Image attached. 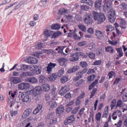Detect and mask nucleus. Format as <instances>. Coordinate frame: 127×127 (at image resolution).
<instances>
[{
    "instance_id": "55",
    "label": "nucleus",
    "mask_w": 127,
    "mask_h": 127,
    "mask_svg": "<svg viewBox=\"0 0 127 127\" xmlns=\"http://www.w3.org/2000/svg\"><path fill=\"white\" fill-rule=\"evenodd\" d=\"M83 83H84V80L81 79L75 83V86H76V87H79V86L82 85Z\"/></svg>"
},
{
    "instance_id": "48",
    "label": "nucleus",
    "mask_w": 127,
    "mask_h": 127,
    "mask_svg": "<svg viewBox=\"0 0 127 127\" xmlns=\"http://www.w3.org/2000/svg\"><path fill=\"white\" fill-rule=\"evenodd\" d=\"M96 47V45L94 43H91L89 44L88 49H90V50H91V51H93V50H95V48Z\"/></svg>"
},
{
    "instance_id": "22",
    "label": "nucleus",
    "mask_w": 127,
    "mask_h": 127,
    "mask_svg": "<svg viewBox=\"0 0 127 127\" xmlns=\"http://www.w3.org/2000/svg\"><path fill=\"white\" fill-rule=\"evenodd\" d=\"M103 0H97L95 1L94 7L95 9H100L101 8V6H102V3Z\"/></svg>"
},
{
    "instance_id": "58",
    "label": "nucleus",
    "mask_w": 127,
    "mask_h": 127,
    "mask_svg": "<svg viewBox=\"0 0 127 127\" xmlns=\"http://www.w3.org/2000/svg\"><path fill=\"white\" fill-rule=\"evenodd\" d=\"M81 9H82V10H88V9H89V7L88 6L86 5H82L80 7Z\"/></svg>"
},
{
    "instance_id": "44",
    "label": "nucleus",
    "mask_w": 127,
    "mask_h": 127,
    "mask_svg": "<svg viewBox=\"0 0 127 127\" xmlns=\"http://www.w3.org/2000/svg\"><path fill=\"white\" fill-rule=\"evenodd\" d=\"M116 104H117V100L116 99H113L111 102L110 105L111 110H113V109H114L115 107H116L117 105H116Z\"/></svg>"
},
{
    "instance_id": "45",
    "label": "nucleus",
    "mask_w": 127,
    "mask_h": 127,
    "mask_svg": "<svg viewBox=\"0 0 127 127\" xmlns=\"http://www.w3.org/2000/svg\"><path fill=\"white\" fill-rule=\"evenodd\" d=\"M51 104V108H54L57 107V102L55 101H51L50 102Z\"/></svg>"
},
{
    "instance_id": "24",
    "label": "nucleus",
    "mask_w": 127,
    "mask_h": 127,
    "mask_svg": "<svg viewBox=\"0 0 127 127\" xmlns=\"http://www.w3.org/2000/svg\"><path fill=\"white\" fill-rule=\"evenodd\" d=\"M120 27L125 29L127 26V21H126V19H125V18H121L120 19Z\"/></svg>"
},
{
    "instance_id": "7",
    "label": "nucleus",
    "mask_w": 127,
    "mask_h": 127,
    "mask_svg": "<svg viewBox=\"0 0 127 127\" xmlns=\"http://www.w3.org/2000/svg\"><path fill=\"white\" fill-rule=\"evenodd\" d=\"M80 53H79V52H76L74 54H70L69 59V61L71 62H75V61H78L79 59H80Z\"/></svg>"
},
{
    "instance_id": "54",
    "label": "nucleus",
    "mask_w": 127,
    "mask_h": 127,
    "mask_svg": "<svg viewBox=\"0 0 127 127\" xmlns=\"http://www.w3.org/2000/svg\"><path fill=\"white\" fill-rule=\"evenodd\" d=\"M97 92V88H94L93 89L92 92L91 93V95L90 96V98L92 99L95 95H96V92Z\"/></svg>"
},
{
    "instance_id": "37",
    "label": "nucleus",
    "mask_w": 127,
    "mask_h": 127,
    "mask_svg": "<svg viewBox=\"0 0 127 127\" xmlns=\"http://www.w3.org/2000/svg\"><path fill=\"white\" fill-rule=\"evenodd\" d=\"M86 55L90 58V59H95L96 57V54L94 53H86Z\"/></svg>"
},
{
    "instance_id": "34",
    "label": "nucleus",
    "mask_w": 127,
    "mask_h": 127,
    "mask_svg": "<svg viewBox=\"0 0 127 127\" xmlns=\"http://www.w3.org/2000/svg\"><path fill=\"white\" fill-rule=\"evenodd\" d=\"M61 28V26L59 24H54L51 26V29H54V30H58Z\"/></svg>"
},
{
    "instance_id": "38",
    "label": "nucleus",
    "mask_w": 127,
    "mask_h": 127,
    "mask_svg": "<svg viewBox=\"0 0 127 127\" xmlns=\"http://www.w3.org/2000/svg\"><path fill=\"white\" fill-rule=\"evenodd\" d=\"M95 78H96V75L95 74H91L88 76L87 79L88 82H92L95 80Z\"/></svg>"
},
{
    "instance_id": "3",
    "label": "nucleus",
    "mask_w": 127,
    "mask_h": 127,
    "mask_svg": "<svg viewBox=\"0 0 127 127\" xmlns=\"http://www.w3.org/2000/svg\"><path fill=\"white\" fill-rule=\"evenodd\" d=\"M47 120H48V122H50V125L56 124L58 122L57 117H56L55 112L49 113L47 116Z\"/></svg>"
},
{
    "instance_id": "60",
    "label": "nucleus",
    "mask_w": 127,
    "mask_h": 127,
    "mask_svg": "<svg viewBox=\"0 0 127 127\" xmlns=\"http://www.w3.org/2000/svg\"><path fill=\"white\" fill-rule=\"evenodd\" d=\"M121 80L122 79L121 78H116L114 82L113 85H118V84L121 82Z\"/></svg>"
},
{
    "instance_id": "12",
    "label": "nucleus",
    "mask_w": 127,
    "mask_h": 127,
    "mask_svg": "<svg viewBox=\"0 0 127 127\" xmlns=\"http://www.w3.org/2000/svg\"><path fill=\"white\" fill-rule=\"evenodd\" d=\"M41 91V87L40 86H36L35 88L31 90V93H32L33 96L36 97V96L39 95V92Z\"/></svg>"
},
{
    "instance_id": "9",
    "label": "nucleus",
    "mask_w": 127,
    "mask_h": 127,
    "mask_svg": "<svg viewBox=\"0 0 127 127\" xmlns=\"http://www.w3.org/2000/svg\"><path fill=\"white\" fill-rule=\"evenodd\" d=\"M116 107L119 108H122L123 112L125 113V111H127V109L125 108L124 107H127V105L125 104V103L123 101V100L120 99L119 100L116 104Z\"/></svg>"
},
{
    "instance_id": "29",
    "label": "nucleus",
    "mask_w": 127,
    "mask_h": 127,
    "mask_svg": "<svg viewBox=\"0 0 127 127\" xmlns=\"http://www.w3.org/2000/svg\"><path fill=\"white\" fill-rule=\"evenodd\" d=\"M28 68H29V65L25 64H21L20 65V70L21 71H26V70H28Z\"/></svg>"
},
{
    "instance_id": "50",
    "label": "nucleus",
    "mask_w": 127,
    "mask_h": 127,
    "mask_svg": "<svg viewBox=\"0 0 127 127\" xmlns=\"http://www.w3.org/2000/svg\"><path fill=\"white\" fill-rule=\"evenodd\" d=\"M40 83H44L45 82V76L43 75H41L39 76Z\"/></svg>"
},
{
    "instance_id": "23",
    "label": "nucleus",
    "mask_w": 127,
    "mask_h": 127,
    "mask_svg": "<svg viewBox=\"0 0 127 127\" xmlns=\"http://www.w3.org/2000/svg\"><path fill=\"white\" fill-rule=\"evenodd\" d=\"M32 73L30 72H22L20 74V78H28V77H29V76H32Z\"/></svg>"
},
{
    "instance_id": "49",
    "label": "nucleus",
    "mask_w": 127,
    "mask_h": 127,
    "mask_svg": "<svg viewBox=\"0 0 127 127\" xmlns=\"http://www.w3.org/2000/svg\"><path fill=\"white\" fill-rule=\"evenodd\" d=\"M59 11V14L61 15H62V14H64V13H67V11H68V10L65 9L64 8H63L60 9Z\"/></svg>"
},
{
    "instance_id": "17",
    "label": "nucleus",
    "mask_w": 127,
    "mask_h": 127,
    "mask_svg": "<svg viewBox=\"0 0 127 127\" xmlns=\"http://www.w3.org/2000/svg\"><path fill=\"white\" fill-rule=\"evenodd\" d=\"M30 85L27 83H21L18 85V88L20 90H25L29 88Z\"/></svg>"
},
{
    "instance_id": "18",
    "label": "nucleus",
    "mask_w": 127,
    "mask_h": 127,
    "mask_svg": "<svg viewBox=\"0 0 127 127\" xmlns=\"http://www.w3.org/2000/svg\"><path fill=\"white\" fill-rule=\"evenodd\" d=\"M56 66V64H53L52 63H50L47 66V71L48 74H50L52 72V69Z\"/></svg>"
},
{
    "instance_id": "53",
    "label": "nucleus",
    "mask_w": 127,
    "mask_h": 127,
    "mask_svg": "<svg viewBox=\"0 0 127 127\" xmlns=\"http://www.w3.org/2000/svg\"><path fill=\"white\" fill-rule=\"evenodd\" d=\"M80 66L82 67V68H85V67L88 66V64H87L86 62H81L80 63Z\"/></svg>"
},
{
    "instance_id": "10",
    "label": "nucleus",
    "mask_w": 127,
    "mask_h": 127,
    "mask_svg": "<svg viewBox=\"0 0 127 127\" xmlns=\"http://www.w3.org/2000/svg\"><path fill=\"white\" fill-rule=\"evenodd\" d=\"M70 89L69 88V86L65 85L61 88V89L59 92V94L61 95V96H64V95H65V94Z\"/></svg>"
},
{
    "instance_id": "62",
    "label": "nucleus",
    "mask_w": 127,
    "mask_h": 127,
    "mask_svg": "<svg viewBox=\"0 0 127 127\" xmlns=\"http://www.w3.org/2000/svg\"><path fill=\"white\" fill-rule=\"evenodd\" d=\"M8 104L10 105V107L11 108L13 106V101L11 100V97H10L8 99Z\"/></svg>"
},
{
    "instance_id": "47",
    "label": "nucleus",
    "mask_w": 127,
    "mask_h": 127,
    "mask_svg": "<svg viewBox=\"0 0 127 127\" xmlns=\"http://www.w3.org/2000/svg\"><path fill=\"white\" fill-rule=\"evenodd\" d=\"M64 73H65V71L64 70V69H61L60 70H59L58 72V76L59 77H62L63 75H64Z\"/></svg>"
},
{
    "instance_id": "14",
    "label": "nucleus",
    "mask_w": 127,
    "mask_h": 127,
    "mask_svg": "<svg viewBox=\"0 0 127 127\" xmlns=\"http://www.w3.org/2000/svg\"><path fill=\"white\" fill-rule=\"evenodd\" d=\"M75 122V116L72 115L69 117L66 120L64 121V125L67 126L69 124H73Z\"/></svg>"
},
{
    "instance_id": "2",
    "label": "nucleus",
    "mask_w": 127,
    "mask_h": 127,
    "mask_svg": "<svg viewBox=\"0 0 127 127\" xmlns=\"http://www.w3.org/2000/svg\"><path fill=\"white\" fill-rule=\"evenodd\" d=\"M107 12L108 13V19L110 22H111L112 23L115 22L116 18H117L116 10L112 8Z\"/></svg>"
},
{
    "instance_id": "41",
    "label": "nucleus",
    "mask_w": 127,
    "mask_h": 127,
    "mask_svg": "<svg viewBox=\"0 0 127 127\" xmlns=\"http://www.w3.org/2000/svg\"><path fill=\"white\" fill-rule=\"evenodd\" d=\"M62 35V33L60 31H58V32L55 33L52 36V38H57L58 36H60Z\"/></svg>"
},
{
    "instance_id": "13",
    "label": "nucleus",
    "mask_w": 127,
    "mask_h": 127,
    "mask_svg": "<svg viewBox=\"0 0 127 127\" xmlns=\"http://www.w3.org/2000/svg\"><path fill=\"white\" fill-rule=\"evenodd\" d=\"M25 82H28V83H32V84H36L38 82V80L36 77H26L25 78Z\"/></svg>"
},
{
    "instance_id": "46",
    "label": "nucleus",
    "mask_w": 127,
    "mask_h": 127,
    "mask_svg": "<svg viewBox=\"0 0 127 127\" xmlns=\"http://www.w3.org/2000/svg\"><path fill=\"white\" fill-rule=\"evenodd\" d=\"M106 31H109V32H111V31H113L114 30V27L112 26L111 25H108L106 26Z\"/></svg>"
},
{
    "instance_id": "56",
    "label": "nucleus",
    "mask_w": 127,
    "mask_h": 127,
    "mask_svg": "<svg viewBox=\"0 0 127 127\" xmlns=\"http://www.w3.org/2000/svg\"><path fill=\"white\" fill-rule=\"evenodd\" d=\"M121 6L122 9H124V10H127V3H126L125 2H123L121 4Z\"/></svg>"
},
{
    "instance_id": "35",
    "label": "nucleus",
    "mask_w": 127,
    "mask_h": 127,
    "mask_svg": "<svg viewBox=\"0 0 127 127\" xmlns=\"http://www.w3.org/2000/svg\"><path fill=\"white\" fill-rule=\"evenodd\" d=\"M116 50L118 53H119L118 54L119 57L120 58H121V57H123V56H124V52H123V49H122V48H120L118 49H116Z\"/></svg>"
},
{
    "instance_id": "5",
    "label": "nucleus",
    "mask_w": 127,
    "mask_h": 127,
    "mask_svg": "<svg viewBox=\"0 0 127 127\" xmlns=\"http://www.w3.org/2000/svg\"><path fill=\"white\" fill-rule=\"evenodd\" d=\"M113 3L111 0H104V4L103 5V9L105 12H108L111 8H112V5Z\"/></svg>"
},
{
    "instance_id": "31",
    "label": "nucleus",
    "mask_w": 127,
    "mask_h": 127,
    "mask_svg": "<svg viewBox=\"0 0 127 127\" xmlns=\"http://www.w3.org/2000/svg\"><path fill=\"white\" fill-rule=\"evenodd\" d=\"M57 78V74H56V73H53L49 77V81H50V82H53V81H55L56 80Z\"/></svg>"
},
{
    "instance_id": "16",
    "label": "nucleus",
    "mask_w": 127,
    "mask_h": 127,
    "mask_svg": "<svg viewBox=\"0 0 127 127\" xmlns=\"http://www.w3.org/2000/svg\"><path fill=\"white\" fill-rule=\"evenodd\" d=\"M27 63L29 64H36L38 62L37 59L35 58L29 57L27 60H26Z\"/></svg>"
},
{
    "instance_id": "51",
    "label": "nucleus",
    "mask_w": 127,
    "mask_h": 127,
    "mask_svg": "<svg viewBox=\"0 0 127 127\" xmlns=\"http://www.w3.org/2000/svg\"><path fill=\"white\" fill-rule=\"evenodd\" d=\"M39 5L43 7H47L48 6V3H47V1L46 2H40Z\"/></svg>"
},
{
    "instance_id": "8",
    "label": "nucleus",
    "mask_w": 127,
    "mask_h": 127,
    "mask_svg": "<svg viewBox=\"0 0 127 127\" xmlns=\"http://www.w3.org/2000/svg\"><path fill=\"white\" fill-rule=\"evenodd\" d=\"M87 71H88V68H85L84 69L79 72L78 73L79 75L73 78L74 82H77L79 79H81L83 76V74L86 73Z\"/></svg>"
},
{
    "instance_id": "25",
    "label": "nucleus",
    "mask_w": 127,
    "mask_h": 127,
    "mask_svg": "<svg viewBox=\"0 0 127 127\" xmlns=\"http://www.w3.org/2000/svg\"><path fill=\"white\" fill-rule=\"evenodd\" d=\"M77 70H79V66L76 65L71 68L68 69L67 70V73H68V74H72V73H75Z\"/></svg>"
},
{
    "instance_id": "28",
    "label": "nucleus",
    "mask_w": 127,
    "mask_h": 127,
    "mask_svg": "<svg viewBox=\"0 0 127 127\" xmlns=\"http://www.w3.org/2000/svg\"><path fill=\"white\" fill-rule=\"evenodd\" d=\"M61 83L63 84H65V83L68 82L69 81V76L68 75H65L61 78Z\"/></svg>"
},
{
    "instance_id": "57",
    "label": "nucleus",
    "mask_w": 127,
    "mask_h": 127,
    "mask_svg": "<svg viewBox=\"0 0 127 127\" xmlns=\"http://www.w3.org/2000/svg\"><path fill=\"white\" fill-rule=\"evenodd\" d=\"M86 4L90 5V6H93V5H94V1L92 0H87L86 1Z\"/></svg>"
},
{
    "instance_id": "36",
    "label": "nucleus",
    "mask_w": 127,
    "mask_h": 127,
    "mask_svg": "<svg viewBox=\"0 0 127 127\" xmlns=\"http://www.w3.org/2000/svg\"><path fill=\"white\" fill-rule=\"evenodd\" d=\"M109 107H107L104 110L103 115L102 116V118H108V114H109Z\"/></svg>"
},
{
    "instance_id": "52",
    "label": "nucleus",
    "mask_w": 127,
    "mask_h": 127,
    "mask_svg": "<svg viewBox=\"0 0 127 127\" xmlns=\"http://www.w3.org/2000/svg\"><path fill=\"white\" fill-rule=\"evenodd\" d=\"M108 76H109V78L111 79L113 78V77H115V76H116V74L115 73V72L111 71L108 73Z\"/></svg>"
},
{
    "instance_id": "39",
    "label": "nucleus",
    "mask_w": 127,
    "mask_h": 127,
    "mask_svg": "<svg viewBox=\"0 0 127 127\" xmlns=\"http://www.w3.org/2000/svg\"><path fill=\"white\" fill-rule=\"evenodd\" d=\"M105 51L109 53H114V49L111 46H108L105 48Z\"/></svg>"
},
{
    "instance_id": "42",
    "label": "nucleus",
    "mask_w": 127,
    "mask_h": 127,
    "mask_svg": "<svg viewBox=\"0 0 127 127\" xmlns=\"http://www.w3.org/2000/svg\"><path fill=\"white\" fill-rule=\"evenodd\" d=\"M25 2H26V0H22L21 1L19 4L18 5H16V6L14 8V10H16V9H17L18 8V7H20L21 6V5H22V4H24Z\"/></svg>"
},
{
    "instance_id": "64",
    "label": "nucleus",
    "mask_w": 127,
    "mask_h": 127,
    "mask_svg": "<svg viewBox=\"0 0 127 127\" xmlns=\"http://www.w3.org/2000/svg\"><path fill=\"white\" fill-rule=\"evenodd\" d=\"M123 100L124 102H127V93H124L123 96Z\"/></svg>"
},
{
    "instance_id": "20",
    "label": "nucleus",
    "mask_w": 127,
    "mask_h": 127,
    "mask_svg": "<svg viewBox=\"0 0 127 127\" xmlns=\"http://www.w3.org/2000/svg\"><path fill=\"white\" fill-rule=\"evenodd\" d=\"M95 35L98 39L102 40L104 37V32L100 30H96L95 32Z\"/></svg>"
},
{
    "instance_id": "63",
    "label": "nucleus",
    "mask_w": 127,
    "mask_h": 127,
    "mask_svg": "<svg viewBox=\"0 0 127 127\" xmlns=\"http://www.w3.org/2000/svg\"><path fill=\"white\" fill-rule=\"evenodd\" d=\"M88 33L93 34L94 33V29L93 28H88L87 29Z\"/></svg>"
},
{
    "instance_id": "19",
    "label": "nucleus",
    "mask_w": 127,
    "mask_h": 127,
    "mask_svg": "<svg viewBox=\"0 0 127 127\" xmlns=\"http://www.w3.org/2000/svg\"><path fill=\"white\" fill-rule=\"evenodd\" d=\"M31 114V110L30 109H27L26 110L23 114L22 115V118L24 120L25 119H27L28 117H29V115Z\"/></svg>"
},
{
    "instance_id": "15",
    "label": "nucleus",
    "mask_w": 127,
    "mask_h": 127,
    "mask_svg": "<svg viewBox=\"0 0 127 127\" xmlns=\"http://www.w3.org/2000/svg\"><path fill=\"white\" fill-rule=\"evenodd\" d=\"M67 61H68V59L64 58H60L58 59V62L61 66H66Z\"/></svg>"
},
{
    "instance_id": "4",
    "label": "nucleus",
    "mask_w": 127,
    "mask_h": 127,
    "mask_svg": "<svg viewBox=\"0 0 127 127\" xmlns=\"http://www.w3.org/2000/svg\"><path fill=\"white\" fill-rule=\"evenodd\" d=\"M20 99L25 104H28L31 102V97L25 93H22L19 95Z\"/></svg>"
},
{
    "instance_id": "30",
    "label": "nucleus",
    "mask_w": 127,
    "mask_h": 127,
    "mask_svg": "<svg viewBox=\"0 0 127 127\" xmlns=\"http://www.w3.org/2000/svg\"><path fill=\"white\" fill-rule=\"evenodd\" d=\"M52 33V31L48 30L45 29L44 31V35L46 36V38H48V37H50L51 36V34Z\"/></svg>"
},
{
    "instance_id": "40",
    "label": "nucleus",
    "mask_w": 127,
    "mask_h": 127,
    "mask_svg": "<svg viewBox=\"0 0 127 127\" xmlns=\"http://www.w3.org/2000/svg\"><path fill=\"white\" fill-rule=\"evenodd\" d=\"M43 89L45 92H49L50 91V86L48 84H45L43 86Z\"/></svg>"
},
{
    "instance_id": "1",
    "label": "nucleus",
    "mask_w": 127,
    "mask_h": 127,
    "mask_svg": "<svg viewBox=\"0 0 127 127\" xmlns=\"http://www.w3.org/2000/svg\"><path fill=\"white\" fill-rule=\"evenodd\" d=\"M92 16L95 21H97L98 24L103 23L106 20V16L103 13H99L95 11H92Z\"/></svg>"
},
{
    "instance_id": "11",
    "label": "nucleus",
    "mask_w": 127,
    "mask_h": 127,
    "mask_svg": "<svg viewBox=\"0 0 127 127\" xmlns=\"http://www.w3.org/2000/svg\"><path fill=\"white\" fill-rule=\"evenodd\" d=\"M64 106L63 105H60L59 106L56 110V113L57 117H60L64 113Z\"/></svg>"
},
{
    "instance_id": "59",
    "label": "nucleus",
    "mask_w": 127,
    "mask_h": 127,
    "mask_svg": "<svg viewBox=\"0 0 127 127\" xmlns=\"http://www.w3.org/2000/svg\"><path fill=\"white\" fill-rule=\"evenodd\" d=\"M84 111H85V108H84L80 110L78 113V114L80 116V117H83V116H84Z\"/></svg>"
},
{
    "instance_id": "61",
    "label": "nucleus",
    "mask_w": 127,
    "mask_h": 127,
    "mask_svg": "<svg viewBox=\"0 0 127 127\" xmlns=\"http://www.w3.org/2000/svg\"><path fill=\"white\" fill-rule=\"evenodd\" d=\"M56 91H57V89L56 88V87L54 86L51 90V94L52 95H56Z\"/></svg>"
},
{
    "instance_id": "33",
    "label": "nucleus",
    "mask_w": 127,
    "mask_h": 127,
    "mask_svg": "<svg viewBox=\"0 0 127 127\" xmlns=\"http://www.w3.org/2000/svg\"><path fill=\"white\" fill-rule=\"evenodd\" d=\"M98 82L99 80L96 79L92 84H91L89 86V91H91V90H92V89H93V88L98 84Z\"/></svg>"
},
{
    "instance_id": "6",
    "label": "nucleus",
    "mask_w": 127,
    "mask_h": 127,
    "mask_svg": "<svg viewBox=\"0 0 127 127\" xmlns=\"http://www.w3.org/2000/svg\"><path fill=\"white\" fill-rule=\"evenodd\" d=\"M83 21L86 24L88 25L92 24L93 22V15L90 14H86Z\"/></svg>"
},
{
    "instance_id": "26",
    "label": "nucleus",
    "mask_w": 127,
    "mask_h": 127,
    "mask_svg": "<svg viewBox=\"0 0 127 127\" xmlns=\"http://www.w3.org/2000/svg\"><path fill=\"white\" fill-rule=\"evenodd\" d=\"M116 114H119L120 118H121V117H122V111H121L120 110H117V111L113 112V115H112V118L114 120H117V118H118V116H117V115H116Z\"/></svg>"
},
{
    "instance_id": "27",
    "label": "nucleus",
    "mask_w": 127,
    "mask_h": 127,
    "mask_svg": "<svg viewBox=\"0 0 127 127\" xmlns=\"http://www.w3.org/2000/svg\"><path fill=\"white\" fill-rule=\"evenodd\" d=\"M34 70L35 71L36 74L37 75H39V74H41V66L39 65H35L34 67Z\"/></svg>"
},
{
    "instance_id": "32",
    "label": "nucleus",
    "mask_w": 127,
    "mask_h": 127,
    "mask_svg": "<svg viewBox=\"0 0 127 127\" xmlns=\"http://www.w3.org/2000/svg\"><path fill=\"white\" fill-rule=\"evenodd\" d=\"M78 28L82 30L83 32H86L87 31V28H86V26L84 25V24H79L78 25Z\"/></svg>"
},
{
    "instance_id": "43",
    "label": "nucleus",
    "mask_w": 127,
    "mask_h": 127,
    "mask_svg": "<svg viewBox=\"0 0 127 127\" xmlns=\"http://www.w3.org/2000/svg\"><path fill=\"white\" fill-rule=\"evenodd\" d=\"M102 117V114H101V113H98L97 114H96L95 115V119L96 120V121H97V122H101V118Z\"/></svg>"
},
{
    "instance_id": "21",
    "label": "nucleus",
    "mask_w": 127,
    "mask_h": 127,
    "mask_svg": "<svg viewBox=\"0 0 127 127\" xmlns=\"http://www.w3.org/2000/svg\"><path fill=\"white\" fill-rule=\"evenodd\" d=\"M10 81L13 84H17V83H20V82H21L19 77H12L10 78Z\"/></svg>"
}]
</instances>
